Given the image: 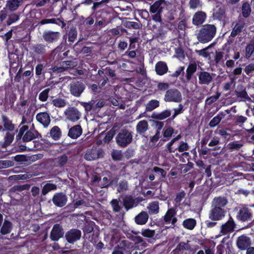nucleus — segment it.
Masks as SVG:
<instances>
[{
  "mask_svg": "<svg viewBox=\"0 0 254 254\" xmlns=\"http://www.w3.org/2000/svg\"><path fill=\"white\" fill-rule=\"evenodd\" d=\"M68 161V157L65 154H63L59 156L57 158V163L58 164V166L62 168L64 167L65 164L67 163Z\"/></svg>",
  "mask_w": 254,
  "mask_h": 254,
  "instance_id": "52",
  "label": "nucleus"
},
{
  "mask_svg": "<svg viewBox=\"0 0 254 254\" xmlns=\"http://www.w3.org/2000/svg\"><path fill=\"white\" fill-rule=\"evenodd\" d=\"M110 179L107 177H104L102 179V181L99 183V186L102 188H108L110 187Z\"/></svg>",
  "mask_w": 254,
  "mask_h": 254,
  "instance_id": "63",
  "label": "nucleus"
},
{
  "mask_svg": "<svg viewBox=\"0 0 254 254\" xmlns=\"http://www.w3.org/2000/svg\"><path fill=\"white\" fill-rule=\"evenodd\" d=\"M95 223L93 221L86 223L83 226V232L84 234H89L91 233L94 229V225Z\"/></svg>",
  "mask_w": 254,
  "mask_h": 254,
  "instance_id": "50",
  "label": "nucleus"
},
{
  "mask_svg": "<svg viewBox=\"0 0 254 254\" xmlns=\"http://www.w3.org/2000/svg\"><path fill=\"white\" fill-rule=\"evenodd\" d=\"M177 210L175 208L172 207L169 208L164 216V221L166 224L170 223L171 219L176 215Z\"/></svg>",
  "mask_w": 254,
  "mask_h": 254,
  "instance_id": "35",
  "label": "nucleus"
},
{
  "mask_svg": "<svg viewBox=\"0 0 254 254\" xmlns=\"http://www.w3.org/2000/svg\"><path fill=\"white\" fill-rule=\"evenodd\" d=\"M50 136L55 140H59L62 136V131L58 126L53 127L50 132Z\"/></svg>",
  "mask_w": 254,
  "mask_h": 254,
  "instance_id": "36",
  "label": "nucleus"
},
{
  "mask_svg": "<svg viewBox=\"0 0 254 254\" xmlns=\"http://www.w3.org/2000/svg\"><path fill=\"white\" fill-rule=\"evenodd\" d=\"M206 18V13L203 11L196 12L192 18V23L196 26L202 24Z\"/></svg>",
  "mask_w": 254,
  "mask_h": 254,
  "instance_id": "21",
  "label": "nucleus"
},
{
  "mask_svg": "<svg viewBox=\"0 0 254 254\" xmlns=\"http://www.w3.org/2000/svg\"><path fill=\"white\" fill-rule=\"evenodd\" d=\"M196 69L197 65L195 63H190L186 70V78L188 81H190Z\"/></svg>",
  "mask_w": 254,
  "mask_h": 254,
  "instance_id": "31",
  "label": "nucleus"
},
{
  "mask_svg": "<svg viewBox=\"0 0 254 254\" xmlns=\"http://www.w3.org/2000/svg\"><path fill=\"white\" fill-rule=\"evenodd\" d=\"M104 151L102 148L93 146L91 149L87 150L85 158L88 161L97 159L103 156Z\"/></svg>",
  "mask_w": 254,
  "mask_h": 254,
  "instance_id": "11",
  "label": "nucleus"
},
{
  "mask_svg": "<svg viewBox=\"0 0 254 254\" xmlns=\"http://www.w3.org/2000/svg\"><path fill=\"white\" fill-rule=\"evenodd\" d=\"M139 202L137 197L134 198L131 195H126L123 198V204L127 211L135 207Z\"/></svg>",
  "mask_w": 254,
  "mask_h": 254,
  "instance_id": "17",
  "label": "nucleus"
},
{
  "mask_svg": "<svg viewBox=\"0 0 254 254\" xmlns=\"http://www.w3.org/2000/svg\"><path fill=\"white\" fill-rule=\"evenodd\" d=\"M23 0H8L6 6L10 11H15L22 4Z\"/></svg>",
  "mask_w": 254,
  "mask_h": 254,
  "instance_id": "32",
  "label": "nucleus"
},
{
  "mask_svg": "<svg viewBox=\"0 0 254 254\" xmlns=\"http://www.w3.org/2000/svg\"><path fill=\"white\" fill-rule=\"evenodd\" d=\"M182 135L181 134L178 135L175 137L173 138L170 142H169L166 145L168 151L169 153H174L176 151V149H175L172 146L173 144L177 140L181 139Z\"/></svg>",
  "mask_w": 254,
  "mask_h": 254,
  "instance_id": "42",
  "label": "nucleus"
},
{
  "mask_svg": "<svg viewBox=\"0 0 254 254\" xmlns=\"http://www.w3.org/2000/svg\"><path fill=\"white\" fill-rule=\"evenodd\" d=\"M148 214L145 211H142L135 217V222L137 224H145L148 219Z\"/></svg>",
  "mask_w": 254,
  "mask_h": 254,
  "instance_id": "28",
  "label": "nucleus"
},
{
  "mask_svg": "<svg viewBox=\"0 0 254 254\" xmlns=\"http://www.w3.org/2000/svg\"><path fill=\"white\" fill-rule=\"evenodd\" d=\"M99 77H98V84L101 86H104L108 81V78L107 75L111 77H114L116 76L115 70H113L110 67H106L104 70L99 69L98 71Z\"/></svg>",
  "mask_w": 254,
  "mask_h": 254,
  "instance_id": "6",
  "label": "nucleus"
},
{
  "mask_svg": "<svg viewBox=\"0 0 254 254\" xmlns=\"http://www.w3.org/2000/svg\"><path fill=\"white\" fill-rule=\"evenodd\" d=\"M199 82L201 84H208L212 80V77L208 72H200L198 75Z\"/></svg>",
  "mask_w": 254,
  "mask_h": 254,
  "instance_id": "29",
  "label": "nucleus"
},
{
  "mask_svg": "<svg viewBox=\"0 0 254 254\" xmlns=\"http://www.w3.org/2000/svg\"><path fill=\"white\" fill-rule=\"evenodd\" d=\"M182 99L181 93L176 88H171L168 90L164 97L166 102H180Z\"/></svg>",
  "mask_w": 254,
  "mask_h": 254,
  "instance_id": "10",
  "label": "nucleus"
},
{
  "mask_svg": "<svg viewBox=\"0 0 254 254\" xmlns=\"http://www.w3.org/2000/svg\"><path fill=\"white\" fill-rule=\"evenodd\" d=\"M171 115V111L170 110H165L160 113H153L151 117L154 120L161 121L169 117Z\"/></svg>",
  "mask_w": 254,
  "mask_h": 254,
  "instance_id": "23",
  "label": "nucleus"
},
{
  "mask_svg": "<svg viewBox=\"0 0 254 254\" xmlns=\"http://www.w3.org/2000/svg\"><path fill=\"white\" fill-rule=\"evenodd\" d=\"M64 233L63 226L60 224L54 225L50 234V238L52 241H58L64 236Z\"/></svg>",
  "mask_w": 254,
  "mask_h": 254,
  "instance_id": "12",
  "label": "nucleus"
},
{
  "mask_svg": "<svg viewBox=\"0 0 254 254\" xmlns=\"http://www.w3.org/2000/svg\"><path fill=\"white\" fill-rule=\"evenodd\" d=\"M128 189L127 182L126 180L121 181L117 188L118 192L121 193L124 191H126Z\"/></svg>",
  "mask_w": 254,
  "mask_h": 254,
  "instance_id": "57",
  "label": "nucleus"
},
{
  "mask_svg": "<svg viewBox=\"0 0 254 254\" xmlns=\"http://www.w3.org/2000/svg\"><path fill=\"white\" fill-rule=\"evenodd\" d=\"M63 69L64 68L61 67V65L59 64V66H52L51 67L48 68L47 72L50 73L51 77H52L54 73L58 74L64 72Z\"/></svg>",
  "mask_w": 254,
  "mask_h": 254,
  "instance_id": "48",
  "label": "nucleus"
},
{
  "mask_svg": "<svg viewBox=\"0 0 254 254\" xmlns=\"http://www.w3.org/2000/svg\"><path fill=\"white\" fill-rule=\"evenodd\" d=\"M61 67L64 68L63 71H65L68 68H72L74 66V63L71 61H64L61 62L60 64Z\"/></svg>",
  "mask_w": 254,
  "mask_h": 254,
  "instance_id": "54",
  "label": "nucleus"
},
{
  "mask_svg": "<svg viewBox=\"0 0 254 254\" xmlns=\"http://www.w3.org/2000/svg\"><path fill=\"white\" fill-rule=\"evenodd\" d=\"M67 120L72 122L79 120L81 116L80 112L75 107H69L64 111Z\"/></svg>",
  "mask_w": 254,
  "mask_h": 254,
  "instance_id": "14",
  "label": "nucleus"
},
{
  "mask_svg": "<svg viewBox=\"0 0 254 254\" xmlns=\"http://www.w3.org/2000/svg\"><path fill=\"white\" fill-rule=\"evenodd\" d=\"M174 148L176 149V151L178 150L179 152H183L188 150L189 146L186 142L181 141L178 147Z\"/></svg>",
  "mask_w": 254,
  "mask_h": 254,
  "instance_id": "59",
  "label": "nucleus"
},
{
  "mask_svg": "<svg viewBox=\"0 0 254 254\" xmlns=\"http://www.w3.org/2000/svg\"><path fill=\"white\" fill-rule=\"evenodd\" d=\"M61 33L59 32L45 31L43 32V39L48 43L56 42L60 38Z\"/></svg>",
  "mask_w": 254,
  "mask_h": 254,
  "instance_id": "16",
  "label": "nucleus"
},
{
  "mask_svg": "<svg viewBox=\"0 0 254 254\" xmlns=\"http://www.w3.org/2000/svg\"><path fill=\"white\" fill-rule=\"evenodd\" d=\"M155 70L157 75L162 76L168 72V67L165 62L159 61L155 64Z\"/></svg>",
  "mask_w": 254,
  "mask_h": 254,
  "instance_id": "20",
  "label": "nucleus"
},
{
  "mask_svg": "<svg viewBox=\"0 0 254 254\" xmlns=\"http://www.w3.org/2000/svg\"><path fill=\"white\" fill-rule=\"evenodd\" d=\"M50 89L47 88L43 90L39 95V99L42 102H45L48 98Z\"/></svg>",
  "mask_w": 254,
  "mask_h": 254,
  "instance_id": "56",
  "label": "nucleus"
},
{
  "mask_svg": "<svg viewBox=\"0 0 254 254\" xmlns=\"http://www.w3.org/2000/svg\"><path fill=\"white\" fill-rule=\"evenodd\" d=\"M251 239L250 237L243 235L239 237L237 241V246L240 250H247L250 248Z\"/></svg>",
  "mask_w": 254,
  "mask_h": 254,
  "instance_id": "15",
  "label": "nucleus"
},
{
  "mask_svg": "<svg viewBox=\"0 0 254 254\" xmlns=\"http://www.w3.org/2000/svg\"><path fill=\"white\" fill-rule=\"evenodd\" d=\"M160 106L159 101L156 99H152L149 101L146 106L145 111L151 112Z\"/></svg>",
  "mask_w": 254,
  "mask_h": 254,
  "instance_id": "39",
  "label": "nucleus"
},
{
  "mask_svg": "<svg viewBox=\"0 0 254 254\" xmlns=\"http://www.w3.org/2000/svg\"><path fill=\"white\" fill-rule=\"evenodd\" d=\"M132 133L127 129H122L116 136L118 145L121 147H126L132 141Z\"/></svg>",
  "mask_w": 254,
  "mask_h": 254,
  "instance_id": "3",
  "label": "nucleus"
},
{
  "mask_svg": "<svg viewBox=\"0 0 254 254\" xmlns=\"http://www.w3.org/2000/svg\"><path fill=\"white\" fill-rule=\"evenodd\" d=\"M149 129V125L147 121L144 120L139 121L136 126V130L137 133L142 135Z\"/></svg>",
  "mask_w": 254,
  "mask_h": 254,
  "instance_id": "24",
  "label": "nucleus"
},
{
  "mask_svg": "<svg viewBox=\"0 0 254 254\" xmlns=\"http://www.w3.org/2000/svg\"><path fill=\"white\" fill-rule=\"evenodd\" d=\"M148 208L149 214H153L158 213L159 210V202L157 201L150 202L149 204Z\"/></svg>",
  "mask_w": 254,
  "mask_h": 254,
  "instance_id": "40",
  "label": "nucleus"
},
{
  "mask_svg": "<svg viewBox=\"0 0 254 254\" xmlns=\"http://www.w3.org/2000/svg\"><path fill=\"white\" fill-rule=\"evenodd\" d=\"M172 4L168 0H158L150 6L149 11L152 15V20L156 22H162L161 14L171 8Z\"/></svg>",
  "mask_w": 254,
  "mask_h": 254,
  "instance_id": "1",
  "label": "nucleus"
},
{
  "mask_svg": "<svg viewBox=\"0 0 254 254\" xmlns=\"http://www.w3.org/2000/svg\"><path fill=\"white\" fill-rule=\"evenodd\" d=\"M216 32V27L214 25L206 24L202 26L197 34V38L201 43H206L214 37Z\"/></svg>",
  "mask_w": 254,
  "mask_h": 254,
  "instance_id": "2",
  "label": "nucleus"
},
{
  "mask_svg": "<svg viewBox=\"0 0 254 254\" xmlns=\"http://www.w3.org/2000/svg\"><path fill=\"white\" fill-rule=\"evenodd\" d=\"M85 88V84L81 80H73L69 85V90L70 94L75 97H80Z\"/></svg>",
  "mask_w": 254,
  "mask_h": 254,
  "instance_id": "5",
  "label": "nucleus"
},
{
  "mask_svg": "<svg viewBox=\"0 0 254 254\" xmlns=\"http://www.w3.org/2000/svg\"><path fill=\"white\" fill-rule=\"evenodd\" d=\"M67 35L68 37V41L70 42V44L74 42L77 36L76 28L73 26H71L67 33Z\"/></svg>",
  "mask_w": 254,
  "mask_h": 254,
  "instance_id": "33",
  "label": "nucleus"
},
{
  "mask_svg": "<svg viewBox=\"0 0 254 254\" xmlns=\"http://www.w3.org/2000/svg\"><path fill=\"white\" fill-rule=\"evenodd\" d=\"M131 245V243L128 240H121L115 247L112 254H127L130 252Z\"/></svg>",
  "mask_w": 254,
  "mask_h": 254,
  "instance_id": "9",
  "label": "nucleus"
},
{
  "mask_svg": "<svg viewBox=\"0 0 254 254\" xmlns=\"http://www.w3.org/2000/svg\"><path fill=\"white\" fill-rule=\"evenodd\" d=\"M174 132V129L171 127L164 128L162 131V135L164 138L163 141L169 140L172 136Z\"/></svg>",
  "mask_w": 254,
  "mask_h": 254,
  "instance_id": "38",
  "label": "nucleus"
},
{
  "mask_svg": "<svg viewBox=\"0 0 254 254\" xmlns=\"http://www.w3.org/2000/svg\"><path fill=\"white\" fill-rule=\"evenodd\" d=\"M111 156L114 161H120L123 158V155L120 150H114L111 153Z\"/></svg>",
  "mask_w": 254,
  "mask_h": 254,
  "instance_id": "60",
  "label": "nucleus"
},
{
  "mask_svg": "<svg viewBox=\"0 0 254 254\" xmlns=\"http://www.w3.org/2000/svg\"><path fill=\"white\" fill-rule=\"evenodd\" d=\"M33 50L38 55H44L46 53V46L42 44H38L33 46Z\"/></svg>",
  "mask_w": 254,
  "mask_h": 254,
  "instance_id": "45",
  "label": "nucleus"
},
{
  "mask_svg": "<svg viewBox=\"0 0 254 254\" xmlns=\"http://www.w3.org/2000/svg\"><path fill=\"white\" fill-rule=\"evenodd\" d=\"M54 204L58 207H63L65 205L67 201V197L63 192H56L52 198Z\"/></svg>",
  "mask_w": 254,
  "mask_h": 254,
  "instance_id": "13",
  "label": "nucleus"
},
{
  "mask_svg": "<svg viewBox=\"0 0 254 254\" xmlns=\"http://www.w3.org/2000/svg\"><path fill=\"white\" fill-rule=\"evenodd\" d=\"M165 12V13H164V16L167 20L172 21L174 20V15L176 12L175 10L169 8L167 10H166Z\"/></svg>",
  "mask_w": 254,
  "mask_h": 254,
  "instance_id": "55",
  "label": "nucleus"
},
{
  "mask_svg": "<svg viewBox=\"0 0 254 254\" xmlns=\"http://www.w3.org/2000/svg\"><path fill=\"white\" fill-rule=\"evenodd\" d=\"M213 16L214 19H217L221 20L222 19V9L220 5H217L213 9Z\"/></svg>",
  "mask_w": 254,
  "mask_h": 254,
  "instance_id": "49",
  "label": "nucleus"
},
{
  "mask_svg": "<svg viewBox=\"0 0 254 254\" xmlns=\"http://www.w3.org/2000/svg\"><path fill=\"white\" fill-rule=\"evenodd\" d=\"M41 137V135L36 130H27L26 133L24 134L22 137V141L23 142H29L32 140Z\"/></svg>",
  "mask_w": 254,
  "mask_h": 254,
  "instance_id": "22",
  "label": "nucleus"
},
{
  "mask_svg": "<svg viewBox=\"0 0 254 254\" xmlns=\"http://www.w3.org/2000/svg\"><path fill=\"white\" fill-rule=\"evenodd\" d=\"M52 103L56 107L63 108L66 106V102L64 99L61 98L53 99Z\"/></svg>",
  "mask_w": 254,
  "mask_h": 254,
  "instance_id": "51",
  "label": "nucleus"
},
{
  "mask_svg": "<svg viewBox=\"0 0 254 254\" xmlns=\"http://www.w3.org/2000/svg\"><path fill=\"white\" fill-rule=\"evenodd\" d=\"M160 120H153V126L155 127L156 132H158L161 133V130L163 128L164 123L163 122L160 121Z\"/></svg>",
  "mask_w": 254,
  "mask_h": 254,
  "instance_id": "62",
  "label": "nucleus"
},
{
  "mask_svg": "<svg viewBox=\"0 0 254 254\" xmlns=\"http://www.w3.org/2000/svg\"><path fill=\"white\" fill-rule=\"evenodd\" d=\"M57 189V186L55 184L47 183L44 185L42 188L41 200H43V196H45L50 191L56 190Z\"/></svg>",
  "mask_w": 254,
  "mask_h": 254,
  "instance_id": "25",
  "label": "nucleus"
},
{
  "mask_svg": "<svg viewBox=\"0 0 254 254\" xmlns=\"http://www.w3.org/2000/svg\"><path fill=\"white\" fill-rule=\"evenodd\" d=\"M19 19V16L16 14H12L8 15V18L6 21L7 25H10L13 23L17 21Z\"/></svg>",
  "mask_w": 254,
  "mask_h": 254,
  "instance_id": "61",
  "label": "nucleus"
},
{
  "mask_svg": "<svg viewBox=\"0 0 254 254\" xmlns=\"http://www.w3.org/2000/svg\"><path fill=\"white\" fill-rule=\"evenodd\" d=\"M82 233L77 228H72L68 230L64 235L65 240L70 244H74L81 239Z\"/></svg>",
  "mask_w": 254,
  "mask_h": 254,
  "instance_id": "7",
  "label": "nucleus"
},
{
  "mask_svg": "<svg viewBox=\"0 0 254 254\" xmlns=\"http://www.w3.org/2000/svg\"><path fill=\"white\" fill-rule=\"evenodd\" d=\"M235 95L238 98L245 99L248 101L251 100V98L249 96L246 89H244L241 91L236 90Z\"/></svg>",
  "mask_w": 254,
  "mask_h": 254,
  "instance_id": "53",
  "label": "nucleus"
},
{
  "mask_svg": "<svg viewBox=\"0 0 254 254\" xmlns=\"http://www.w3.org/2000/svg\"><path fill=\"white\" fill-rule=\"evenodd\" d=\"M254 53V40L251 41L246 48V57L249 59Z\"/></svg>",
  "mask_w": 254,
  "mask_h": 254,
  "instance_id": "47",
  "label": "nucleus"
},
{
  "mask_svg": "<svg viewBox=\"0 0 254 254\" xmlns=\"http://www.w3.org/2000/svg\"><path fill=\"white\" fill-rule=\"evenodd\" d=\"M196 225V221L193 218H187L183 222V227L188 230H193Z\"/></svg>",
  "mask_w": 254,
  "mask_h": 254,
  "instance_id": "37",
  "label": "nucleus"
},
{
  "mask_svg": "<svg viewBox=\"0 0 254 254\" xmlns=\"http://www.w3.org/2000/svg\"><path fill=\"white\" fill-rule=\"evenodd\" d=\"M190 249L191 246L190 244L184 242H181L179 243L176 248L173 250L178 252L182 253V251H183L190 250Z\"/></svg>",
  "mask_w": 254,
  "mask_h": 254,
  "instance_id": "43",
  "label": "nucleus"
},
{
  "mask_svg": "<svg viewBox=\"0 0 254 254\" xmlns=\"http://www.w3.org/2000/svg\"><path fill=\"white\" fill-rule=\"evenodd\" d=\"M14 133L7 132L4 137V141H0V145L1 148H6L9 146L14 140Z\"/></svg>",
  "mask_w": 254,
  "mask_h": 254,
  "instance_id": "26",
  "label": "nucleus"
},
{
  "mask_svg": "<svg viewBox=\"0 0 254 254\" xmlns=\"http://www.w3.org/2000/svg\"><path fill=\"white\" fill-rule=\"evenodd\" d=\"M237 219L242 222H249L253 220L252 210L246 206L239 208L237 215Z\"/></svg>",
  "mask_w": 254,
  "mask_h": 254,
  "instance_id": "8",
  "label": "nucleus"
},
{
  "mask_svg": "<svg viewBox=\"0 0 254 254\" xmlns=\"http://www.w3.org/2000/svg\"><path fill=\"white\" fill-rule=\"evenodd\" d=\"M242 144L238 143L236 141H234L230 142L228 144V148L232 150H238L242 147Z\"/></svg>",
  "mask_w": 254,
  "mask_h": 254,
  "instance_id": "64",
  "label": "nucleus"
},
{
  "mask_svg": "<svg viewBox=\"0 0 254 254\" xmlns=\"http://www.w3.org/2000/svg\"><path fill=\"white\" fill-rule=\"evenodd\" d=\"M82 133V128L80 125L71 127L68 131V136L72 139H77Z\"/></svg>",
  "mask_w": 254,
  "mask_h": 254,
  "instance_id": "19",
  "label": "nucleus"
},
{
  "mask_svg": "<svg viewBox=\"0 0 254 254\" xmlns=\"http://www.w3.org/2000/svg\"><path fill=\"white\" fill-rule=\"evenodd\" d=\"M3 127L8 131H12L15 129L14 125L12 124V121L10 120L7 117H3Z\"/></svg>",
  "mask_w": 254,
  "mask_h": 254,
  "instance_id": "41",
  "label": "nucleus"
},
{
  "mask_svg": "<svg viewBox=\"0 0 254 254\" xmlns=\"http://www.w3.org/2000/svg\"><path fill=\"white\" fill-rule=\"evenodd\" d=\"M12 229V223L8 220H4L3 225L1 227L0 232L3 235H6L11 232Z\"/></svg>",
  "mask_w": 254,
  "mask_h": 254,
  "instance_id": "34",
  "label": "nucleus"
},
{
  "mask_svg": "<svg viewBox=\"0 0 254 254\" xmlns=\"http://www.w3.org/2000/svg\"><path fill=\"white\" fill-rule=\"evenodd\" d=\"M111 204L114 212H119L122 209V207L119 204V201L117 199H113L111 201Z\"/></svg>",
  "mask_w": 254,
  "mask_h": 254,
  "instance_id": "58",
  "label": "nucleus"
},
{
  "mask_svg": "<svg viewBox=\"0 0 254 254\" xmlns=\"http://www.w3.org/2000/svg\"><path fill=\"white\" fill-rule=\"evenodd\" d=\"M244 27V23L242 24H239L237 23L235 27L233 28L231 33V36L232 37H236L238 34L241 33Z\"/></svg>",
  "mask_w": 254,
  "mask_h": 254,
  "instance_id": "46",
  "label": "nucleus"
},
{
  "mask_svg": "<svg viewBox=\"0 0 254 254\" xmlns=\"http://www.w3.org/2000/svg\"><path fill=\"white\" fill-rule=\"evenodd\" d=\"M47 64H38L35 67V74L37 78L44 77L45 74L48 72V68H46Z\"/></svg>",
  "mask_w": 254,
  "mask_h": 254,
  "instance_id": "27",
  "label": "nucleus"
},
{
  "mask_svg": "<svg viewBox=\"0 0 254 254\" xmlns=\"http://www.w3.org/2000/svg\"><path fill=\"white\" fill-rule=\"evenodd\" d=\"M251 7L250 4L248 2H244L242 7V12L243 16L247 18L251 14Z\"/></svg>",
  "mask_w": 254,
  "mask_h": 254,
  "instance_id": "44",
  "label": "nucleus"
},
{
  "mask_svg": "<svg viewBox=\"0 0 254 254\" xmlns=\"http://www.w3.org/2000/svg\"><path fill=\"white\" fill-rule=\"evenodd\" d=\"M36 120L44 127H47L51 122L50 114L47 112H41L37 114Z\"/></svg>",
  "mask_w": 254,
  "mask_h": 254,
  "instance_id": "18",
  "label": "nucleus"
},
{
  "mask_svg": "<svg viewBox=\"0 0 254 254\" xmlns=\"http://www.w3.org/2000/svg\"><path fill=\"white\" fill-rule=\"evenodd\" d=\"M213 205L214 207L209 214V218L213 221L219 220L222 216V197L215 198Z\"/></svg>",
  "mask_w": 254,
  "mask_h": 254,
  "instance_id": "4",
  "label": "nucleus"
},
{
  "mask_svg": "<svg viewBox=\"0 0 254 254\" xmlns=\"http://www.w3.org/2000/svg\"><path fill=\"white\" fill-rule=\"evenodd\" d=\"M235 223L233 218L230 217L229 220L223 224V235L227 233L233 232L235 228Z\"/></svg>",
  "mask_w": 254,
  "mask_h": 254,
  "instance_id": "30",
  "label": "nucleus"
}]
</instances>
